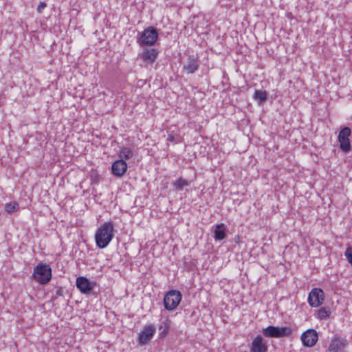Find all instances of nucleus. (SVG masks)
Listing matches in <instances>:
<instances>
[{
	"instance_id": "obj_9",
	"label": "nucleus",
	"mask_w": 352,
	"mask_h": 352,
	"mask_svg": "<svg viewBox=\"0 0 352 352\" xmlns=\"http://www.w3.org/2000/svg\"><path fill=\"white\" fill-rule=\"evenodd\" d=\"M300 339L303 346L311 347L316 344L318 340V335L315 329H309L302 333Z\"/></svg>"
},
{
	"instance_id": "obj_1",
	"label": "nucleus",
	"mask_w": 352,
	"mask_h": 352,
	"mask_svg": "<svg viewBox=\"0 0 352 352\" xmlns=\"http://www.w3.org/2000/svg\"><path fill=\"white\" fill-rule=\"evenodd\" d=\"M114 226L112 221L104 222L98 228L95 234L96 246L105 248L113 237Z\"/></svg>"
},
{
	"instance_id": "obj_26",
	"label": "nucleus",
	"mask_w": 352,
	"mask_h": 352,
	"mask_svg": "<svg viewBox=\"0 0 352 352\" xmlns=\"http://www.w3.org/2000/svg\"><path fill=\"white\" fill-rule=\"evenodd\" d=\"M167 140L168 142H173L175 140V136L173 134H168L167 137Z\"/></svg>"
},
{
	"instance_id": "obj_22",
	"label": "nucleus",
	"mask_w": 352,
	"mask_h": 352,
	"mask_svg": "<svg viewBox=\"0 0 352 352\" xmlns=\"http://www.w3.org/2000/svg\"><path fill=\"white\" fill-rule=\"evenodd\" d=\"M19 208V204L17 203H8L6 204L5 209L6 211L9 213L12 214L14 211H16Z\"/></svg>"
},
{
	"instance_id": "obj_20",
	"label": "nucleus",
	"mask_w": 352,
	"mask_h": 352,
	"mask_svg": "<svg viewBox=\"0 0 352 352\" xmlns=\"http://www.w3.org/2000/svg\"><path fill=\"white\" fill-rule=\"evenodd\" d=\"M133 155V151L128 147H123L120 153V159L127 160L131 159Z\"/></svg>"
},
{
	"instance_id": "obj_14",
	"label": "nucleus",
	"mask_w": 352,
	"mask_h": 352,
	"mask_svg": "<svg viewBox=\"0 0 352 352\" xmlns=\"http://www.w3.org/2000/svg\"><path fill=\"white\" fill-rule=\"evenodd\" d=\"M127 170V164L123 159L115 161L111 166L112 173L117 177H122Z\"/></svg>"
},
{
	"instance_id": "obj_25",
	"label": "nucleus",
	"mask_w": 352,
	"mask_h": 352,
	"mask_svg": "<svg viewBox=\"0 0 352 352\" xmlns=\"http://www.w3.org/2000/svg\"><path fill=\"white\" fill-rule=\"evenodd\" d=\"M63 296V289L62 287H58L57 290L56 291V298L58 296Z\"/></svg>"
},
{
	"instance_id": "obj_8",
	"label": "nucleus",
	"mask_w": 352,
	"mask_h": 352,
	"mask_svg": "<svg viewBox=\"0 0 352 352\" xmlns=\"http://www.w3.org/2000/svg\"><path fill=\"white\" fill-rule=\"evenodd\" d=\"M155 331L156 328L153 324L144 326L138 336V344L142 346L147 344L153 338Z\"/></svg>"
},
{
	"instance_id": "obj_2",
	"label": "nucleus",
	"mask_w": 352,
	"mask_h": 352,
	"mask_svg": "<svg viewBox=\"0 0 352 352\" xmlns=\"http://www.w3.org/2000/svg\"><path fill=\"white\" fill-rule=\"evenodd\" d=\"M158 38V32L154 27H148L143 32H138L137 43L141 46H152Z\"/></svg>"
},
{
	"instance_id": "obj_3",
	"label": "nucleus",
	"mask_w": 352,
	"mask_h": 352,
	"mask_svg": "<svg viewBox=\"0 0 352 352\" xmlns=\"http://www.w3.org/2000/svg\"><path fill=\"white\" fill-rule=\"evenodd\" d=\"M32 276L40 284L45 285L52 278V269L48 264L40 263L34 267Z\"/></svg>"
},
{
	"instance_id": "obj_15",
	"label": "nucleus",
	"mask_w": 352,
	"mask_h": 352,
	"mask_svg": "<svg viewBox=\"0 0 352 352\" xmlns=\"http://www.w3.org/2000/svg\"><path fill=\"white\" fill-rule=\"evenodd\" d=\"M347 345V340L338 338L331 340L329 346V352H342V350Z\"/></svg>"
},
{
	"instance_id": "obj_16",
	"label": "nucleus",
	"mask_w": 352,
	"mask_h": 352,
	"mask_svg": "<svg viewBox=\"0 0 352 352\" xmlns=\"http://www.w3.org/2000/svg\"><path fill=\"white\" fill-rule=\"evenodd\" d=\"M213 237L215 241H221L226 237V227L223 223L215 226Z\"/></svg>"
},
{
	"instance_id": "obj_24",
	"label": "nucleus",
	"mask_w": 352,
	"mask_h": 352,
	"mask_svg": "<svg viewBox=\"0 0 352 352\" xmlns=\"http://www.w3.org/2000/svg\"><path fill=\"white\" fill-rule=\"evenodd\" d=\"M46 6L47 5L45 2H40L36 8L37 12L41 13Z\"/></svg>"
},
{
	"instance_id": "obj_7",
	"label": "nucleus",
	"mask_w": 352,
	"mask_h": 352,
	"mask_svg": "<svg viewBox=\"0 0 352 352\" xmlns=\"http://www.w3.org/2000/svg\"><path fill=\"white\" fill-rule=\"evenodd\" d=\"M324 300V293L320 288H314L308 296V303L312 307L320 306Z\"/></svg>"
},
{
	"instance_id": "obj_10",
	"label": "nucleus",
	"mask_w": 352,
	"mask_h": 352,
	"mask_svg": "<svg viewBox=\"0 0 352 352\" xmlns=\"http://www.w3.org/2000/svg\"><path fill=\"white\" fill-rule=\"evenodd\" d=\"M95 283L85 276H79L76 278V285L82 294H89L93 290Z\"/></svg>"
},
{
	"instance_id": "obj_6",
	"label": "nucleus",
	"mask_w": 352,
	"mask_h": 352,
	"mask_svg": "<svg viewBox=\"0 0 352 352\" xmlns=\"http://www.w3.org/2000/svg\"><path fill=\"white\" fill-rule=\"evenodd\" d=\"M351 134V129L348 126H344L340 130L338 135L340 148L346 153L351 151V143L349 138Z\"/></svg>"
},
{
	"instance_id": "obj_19",
	"label": "nucleus",
	"mask_w": 352,
	"mask_h": 352,
	"mask_svg": "<svg viewBox=\"0 0 352 352\" xmlns=\"http://www.w3.org/2000/svg\"><path fill=\"white\" fill-rule=\"evenodd\" d=\"M172 184L175 191H180L183 190L184 187L188 186L189 183L182 177H179L178 179L173 182Z\"/></svg>"
},
{
	"instance_id": "obj_21",
	"label": "nucleus",
	"mask_w": 352,
	"mask_h": 352,
	"mask_svg": "<svg viewBox=\"0 0 352 352\" xmlns=\"http://www.w3.org/2000/svg\"><path fill=\"white\" fill-rule=\"evenodd\" d=\"M331 311L326 307H321L318 310L317 318L320 320H323L329 317Z\"/></svg>"
},
{
	"instance_id": "obj_4",
	"label": "nucleus",
	"mask_w": 352,
	"mask_h": 352,
	"mask_svg": "<svg viewBox=\"0 0 352 352\" xmlns=\"http://www.w3.org/2000/svg\"><path fill=\"white\" fill-rule=\"evenodd\" d=\"M293 333V329L290 327H276L270 325L262 329L263 335L266 338H280L289 337Z\"/></svg>"
},
{
	"instance_id": "obj_5",
	"label": "nucleus",
	"mask_w": 352,
	"mask_h": 352,
	"mask_svg": "<svg viewBox=\"0 0 352 352\" xmlns=\"http://www.w3.org/2000/svg\"><path fill=\"white\" fill-rule=\"evenodd\" d=\"M182 295L179 291L170 290L164 296L163 302L164 308L168 311H173L180 303Z\"/></svg>"
},
{
	"instance_id": "obj_11",
	"label": "nucleus",
	"mask_w": 352,
	"mask_h": 352,
	"mask_svg": "<svg viewBox=\"0 0 352 352\" xmlns=\"http://www.w3.org/2000/svg\"><path fill=\"white\" fill-rule=\"evenodd\" d=\"M159 52L157 49L150 48L144 50L139 54L140 58L146 64H153L158 56Z\"/></svg>"
},
{
	"instance_id": "obj_23",
	"label": "nucleus",
	"mask_w": 352,
	"mask_h": 352,
	"mask_svg": "<svg viewBox=\"0 0 352 352\" xmlns=\"http://www.w3.org/2000/svg\"><path fill=\"white\" fill-rule=\"evenodd\" d=\"M344 256L352 267V246H349L346 248L344 252Z\"/></svg>"
},
{
	"instance_id": "obj_18",
	"label": "nucleus",
	"mask_w": 352,
	"mask_h": 352,
	"mask_svg": "<svg viewBox=\"0 0 352 352\" xmlns=\"http://www.w3.org/2000/svg\"><path fill=\"white\" fill-rule=\"evenodd\" d=\"M171 321L169 318H166L159 325V330L162 329V326H164V329L160 333L159 338H163L167 336L170 327Z\"/></svg>"
},
{
	"instance_id": "obj_17",
	"label": "nucleus",
	"mask_w": 352,
	"mask_h": 352,
	"mask_svg": "<svg viewBox=\"0 0 352 352\" xmlns=\"http://www.w3.org/2000/svg\"><path fill=\"white\" fill-rule=\"evenodd\" d=\"M253 98L259 105L263 104L267 101V93L266 91L256 89L253 95Z\"/></svg>"
},
{
	"instance_id": "obj_13",
	"label": "nucleus",
	"mask_w": 352,
	"mask_h": 352,
	"mask_svg": "<svg viewBox=\"0 0 352 352\" xmlns=\"http://www.w3.org/2000/svg\"><path fill=\"white\" fill-rule=\"evenodd\" d=\"M268 347L264 339L257 336L252 342L250 352H267Z\"/></svg>"
},
{
	"instance_id": "obj_12",
	"label": "nucleus",
	"mask_w": 352,
	"mask_h": 352,
	"mask_svg": "<svg viewBox=\"0 0 352 352\" xmlns=\"http://www.w3.org/2000/svg\"><path fill=\"white\" fill-rule=\"evenodd\" d=\"M198 67L197 56L193 54L188 55L186 63L184 64L183 69L189 74L195 73L197 70Z\"/></svg>"
}]
</instances>
